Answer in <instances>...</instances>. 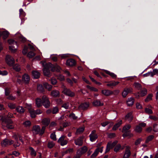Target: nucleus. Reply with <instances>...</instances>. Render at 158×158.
Masks as SVG:
<instances>
[{
  "instance_id": "nucleus-8",
  "label": "nucleus",
  "mask_w": 158,
  "mask_h": 158,
  "mask_svg": "<svg viewBox=\"0 0 158 158\" xmlns=\"http://www.w3.org/2000/svg\"><path fill=\"white\" fill-rule=\"evenodd\" d=\"M98 138V134L95 130L92 131L89 135V139L91 142L94 141Z\"/></svg>"
},
{
  "instance_id": "nucleus-31",
  "label": "nucleus",
  "mask_w": 158,
  "mask_h": 158,
  "mask_svg": "<svg viewBox=\"0 0 158 158\" xmlns=\"http://www.w3.org/2000/svg\"><path fill=\"white\" fill-rule=\"evenodd\" d=\"M105 72L107 74L110 76L112 78H115L116 77V75L113 73L110 72V71L107 70H105Z\"/></svg>"
},
{
  "instance_id": "nucleus-36",
  "label": "nucleus",
  "mask_w": 158,
  "mask_h": 158,
  "mask_svg": "<svg viewBox=\"0 0 158 158\" xmlns=\"http://www.w3.org/2000/svg\"><path fill=\"white\" fill-rule=\"evenodd\" d=\"M23 125L25 127H29L31 125V123L30 121L27 120L25 121L23 123Z\"/></svg>"
},
{
  "instance_id": "nucleus-49",
  "label": "nucleus",
  "mask_w": 158,
  "mask_h": 158,
  "mask_svg": "<svg viewBox=\"0 0 158 158\" xmlns=\"http://www.w3.org/2000/svg\"><path fill=\"white\" fill-rule=\"evenodd\" d=\"M55 143L53 142H49L48 144V147L49 148H52L55 145Z\"/></svg>"
},
{
  "instance_id": "nucleus-57",
  "label": "nucleus",
  "mask_w": 158,
  "mask_h": 158,
  "mask_svg": "<svg viewBox=\"0 0 158 158\" xmlns=\"http://www.w3.org/2000/svg\"><path fill=\"white\" fill-rule=\"evenodd\" d=\"M19 15L22 16H24L25 15V13L22 9H20L19 10Z\"/></svg>"
},
{
  "instance_id": "nucleus-18",
  "label": "nucleus",
  "mask_w": 158,
  "mask_h": 158,
  "mask_svg": "<svg viewBox=\"0 0 158 158\" xmlns=\"http://www.w3.org/2000/svg\"><path fill=\"white\" fill-rule=\"evenodd\" d=\"M87 150V148L85 146H84L80 149H79L77 152V153L81 156L85 153Z\"/></svg>"
},
{
  "instance_id": "nucleus-7",
  "label": "nucleus",
  "mask_w": 158,
  "mask_h": 158,
  "mask_svg": "<svg viewBox=\"0 0 158 158\" xmlns=\"http://www.w3.org/2000/svg\"><path fill=\"white\" fill-rule=\"evenodd\" d=\"M66 136L62 135L58 139V142L61 146H63L67 144L68 140L65 139Z\"/></svg>"
},
{
  "instance_id": "nucleus-64",
  "label": "nucleus",
  "mask_w": 158,
  "mask_h": 158,
  "mask_svg": "<svg viewBox=\"0 0 158 158\" xmlns=\"http://www.w3.org/2000/svg\"><path fill=\"white\" fill-rule=\"evenodd\" d=\"M7 74L8 73L6 71H1L0 70V75L4 76L7 75Z\"/></svg>"
},
{
  "instance_id": "nucleus-34",
  "label": "nucleus",
  "mask_w": 158,
  "mask_h": 158,
  "mask_svg": "<svg viewBox=\"0 0 158 158\" xmlns=\"http://www.w3.org/2000/svg\"><path fill=\"white\" fill-rule=\"evenodd\" d=\"M99 148H97L94 152L92 154L91 156V158H94L96 157L98 155L99 152Z\"/></svg>"
},
{
  "instance_id": "nucleus-14",
  "label": "nucleus",
  "mask_w": 158,
  "mask_h": 158,
  "mask_svg": "<svg viewBox=\"0 0 158 158\" xmlns=\"http://www.w3.org/2000/svg\"><path fill=\"white\" fill-rule=\"evenodd\" d=\"M76 62L75 60L73 59L68 60L66 62V64L69 66H73L75 65Z\"/></svg>"
},
{
  "instance_id": "nucleus-10",
  "label": "nucleus",
  "mask_w": 158,
  "mask_h": 158,
  "mask_svg": "<svg viewBox=\"0 0 158 158\" xmlns=\"http://www.w3.org/2000/svg\"><path fill=\"white\" fill-rule=\"evenodd\" d=\"M132 92V89L131 87L125 88L122 92V96L123 97L125 98L127 95L130 93Z\"/></svg>"
},
{
  "instance_id": "nucleus-50",
  "label": "nucleus",
  "mask_w": 158,
  "mask_h": 158,
  "mask_svg": "<svg viewBox=\"0 0 158 158\" xmlns=\"http://www.w3.org/2000/svg\"><path fill=\"white\" fill-rule=\"evenodd\" d=\"M51 138L53 140L56 141L57 139L56 138V136L55 133H52L50 135Z\"/></svg>"
},
{
  "instance_id": "nucleus-19",
  "label": "nucleus",
  "mask_w": 158,
  "mask_h": 158,
  "mask_svg": "<svg viewBox=\"0 0 158 158\" xmlns=\"http://www.w3.org/2000/svg\"><path fill=\"white\" fill-rule=\"evenodd\" d=\"M50 122V119L48 118H45L42 120L41 123L43 125L45 126L44 127L48 126Z\"/></svg>"
},
{
  "instance_id": "nucleus-45",
  "label": "nucleus",
  "mask_w": 158,
  "mask_h": 158,
  "mask_svg": "<svg viewBox=\"0 0 158 158\" xmlns=\"http://www.w3.org/2000/svg\"><path fill=\"white\" fill-rule=\"evenodd\" d=\"M121 148V146L120 144H118L116 146L114 149V151L116 152H118Z\"/></svg>"
},
{
  "instance_id": "nucleus-24",
  "label": "nucleus",
  "mask_w": 158,
  "mask_h": 158,
  "mask_svg": "<svg viewBox=\"0 0 158 158\" xmlns=\"http://www.w3.org/2000/svg\"><path fill=\"white\" fill-rule=\"evenodd\" d=\"M122 121L121 120H120L118 123L115 124L113 127L112 130L114 131L116 130L122 124Z\"/></svg>"
},
{
  "instance_id": "nucleus-22",
  "label": "nucleus",
  "mask_w": 158,
  "mask_h": 158,
  "mask_svg": "<svg viewBox=\"0 0 158 158\" xmlns=\"http://www.w3.org/2000/svg\"><path fill=\"white\" fill-rule=\"evenodd\" d=\"M92 104L94 106H102L103 105V103L99 100L94 101Z\"/></svg>"
},
{
  "instance_id": "nucleus-55",
  "label": "nucleus",
  "mask_w": 158,
  "mask_h": 158,
  "mask_svg": "<svg viewBox=\"0 0 158 158\" xmlns=\"http://www.w3.org/2000/svg\"><path fill=\"white\" fill-rule=\"evenodd\" d=\"M8 42L10 45H13V44H15L17 43V42L16 41H15L14 40L12 39L8 40Z\"/></svg>"
},
{
  "instance_id": "nucleus-26",
  "label": "nucleus",
  "mask_w": 158,
  "mask_h": 158,
  "mask_svg": "<svg viewBox=\"0 0 158 158\" xmlns=\"http://www.w3.org/2000/svg\"><path fill=\"white\" fill-rule=\"evenodd\" d=\"M33 77L35 78H38L40 76V73L38 71H33L32 72Z\"/></svg>"
},
{
  "instance_id": "nucleus-54",
  "label": "nucleus",
  "mask_w": 158,
  "mask_h": 158,
  "mask_svg": "<svg viewBox=\"0 0 158 158\" xmlns=\"http://www.w3.org/2000/svg\"><path fill=\"white\" fill-rule=\"evenodd\" d=\"M151 72V77H153L154 75L158 73V69H155L153 70L152 72Z\"/></svg>"
},
{
  "instance_id": "nucleus-11",
  "label": "nucleus",
  "mask_w": 158,
  "mask_h": 158,
  "mask_svg": "<svg viewBox=\"0 0 158 158\" xmlns=\"http://www.w3.org/2000/svg\"><path fill=\"white\" fill-rule=\"evenodd\" d=\"M26 107L28 109L31 117L32 118H35L36 114L35 112L34 109L31 108V105H27L26 106Z\"/></svg>"
},
{
  "instance_id": "nucleus-58",
  "label": "nucleus",
  "mask_w": 158,
  "mask_h": 158,
  "mask_svg": "<svg viewBox=\"0 0 158 158\" xmlns=\"http://www.w3.org/2000/svg\"><path fill=\"white\" fill-rule=\"evenodd\" d=\"M19 135L18 133H14L13 135L12 136V138L13 139H14L16 141H18V135Z\"/></svg>"
},
{
  "instance_id": "nucleus-46",
  "label": "nucleus",
  "mask_w": 158,
  "mask_h": 158,
  "mask_svg": "<svg viewBox=\"0 0 158 158\" xmlns=\"http://www.w3.org/2000/svg\"><path fill=\"white\" fill-rule=\"evenodd\" d=\"M152 94H149L147 97V98L145 99V102H148L149 101L152 99Z\"/></svg>"
},
{
  "instance_id": "nucleus-4",
  "label": "nucleus",
  "mask_w": 158,
  "mask_h": 158,
  "mask_svg": "<svg viewBox=\"0 0 158 158\" xmlns=\"http://www.w3.org/2000/svg\"><path fill=\"white\" fill-rule=\"evenodd\" d=\"M42 104L46 108H48L50 105V103L48 98L45 95H44L42 98Z\"/></svg>"
},
{
  "instance_id": "nucleus-13",
  "label": "nucleus",
  "mask_w": 158,
  "mask_h": 158,
  "mask_svg": "<svg viewBox=\"0 0 158 158\" xmlns=\"http://www.w3.org/2000/svg\"><path fill=\"white\" fill-rule=\"evenodd\" d=\"M83 137L81 136L77 139L74 140V143L77 145L79 146H81L83 144Z\"/></svg>"
},
{
  "instance_id": "nucleus-29",
  "label": "nucleus",
  "mask_w": 158,
  "mask_h": 158,
  "mask_svg": "<svg viewBox=\"0 0 158 158\" xmlns=\"http://www.w3.org/2000/svg\"><path fill=\"white\" fill-rule=\"evenodd\" d=\"M134 102V99L131 98H128L127 102V105L129 106H132Z\"/></svg>"
},
{
  "instance_id": "nucleus-5",
  "label": "nucleus",
  "mask_w": 158,
  "mask_h": 158,
  "mask_svg": "<svg viewBox=\"0 0 158 158\" xmlns=\"http://www.w3.org/2000/svg\"><path fill=\"white\" fill-rule=\"evenodd\" d=\"M131 126L130 124H127L124 126L122 129V131L124 133L123 136L125 137L128 135V134L130 133V131L129 129L131 128Z\"/></svg>"
},
{
  "instance_id": "nucleus-30",
  "label": "nucleus",
  "mask_w": 158,
  "mask_h": 158,
  "mask_svg": "<svg viewBox=\"0 0 158 158\" xmlns=\"http://www.w3.org/2000/svg\"><path fill=\"white\" fill-rule=\"evenodd\" d=\"M119 82L114 81L113 82H110L108 84H107L106 85L110 87H112L114 86L119 83Z\"/></svg>"
},
{
  "instance_id": "nucleus-32",
  "label": "nucleus",
  "mask_w": 158,
  "mask_h": 158,
  "mask_svg": "<svg viewBox=\"0 0 158 158\" xmlns=\"http://www.w3.org/2000/svg\"><path fill=\"white\" fill-rule=\"evenodd\" d=\"M16 110L18 112L20 113H24L25 111L24 108L21 106H18L16 108Z\"/></svg>"
},
{
  "instance_id": "nucleus-15",
  "label": "nucleus",
  "mask_w": 158,
  "mask_h": 158,
  "mask_svg": "<svg viewBox=\"0 0 158 158\" xmlns=\"http://www.w3.org/2000/svg\"><path fill=\"white\" fill-rule=\"evenodd\" d=\"M22 81L25 84H28L30 81V77L27 74H24L22 76Z\"/></svg>"
},
{
  "instance_id": "nucleus-35",
  "label": "nucleus",
  "mask_w": 158,
  "mask_h": 158,
  "mask_svg": "<svg viewBox=\"0 0 158 158\" xmlns=\"http://www.w3.org/2000/svg\"><path fill=\"white\" fill-rule=\"evenodd\" d=\"M147 93V90L146 89L144 88L141 91L140 95V97H143L146 95Z\"/></svg>"
},
{
  "instance_id": "nucleus-37",
  "label": "nucleus",
  "mask_w": 158,
  "mask_h": 158,
  "mask_svg": "<svg viewBox=\"0 0 158 158\" xmlns=\"http://www.w3.org/2000/svg\"><path fill=\"white\" fill-rule=\"evenodd\" d=\"M84 127H83L77 129L76 132V134H79L82 133L84 131Z\"/></svg>"
},
{
  "instance_id": "nucleus-44",
  "label": "nucleus",
  "mask_w": 158,
  "mask_h": 158,
  "mask_svg": "<svg viewBox=\"0 0 158 158\" xmlns=\"http://www.w3.org/2000/svg\"><path fill=\"white\" fill-rule=\"evenodd\" d=\"M13 68L17 71H19L20 70V68L19 65L17 64L15 65L13 67Z\"/></svg>"
},
{
  "instance_id": "nucleus-9",
  "label": "nucleus",
  "mask_w": 158,
  "mask_h": 158,
  "mask_svg": "<svg viewBox=\"0 0 158 158\" xmlns=\"http://www.w3.org/2000/svg\"><path fill=\"white\" fill-rule=\"evenodd\" d=\"M6 61L7 64L10 66L13 65L15 62L14 59L9 55L6 56Z\"/></svg>"
},
{
  "instance_id": "nucleus-6",
  "label": "nucleus",
  "mask_w": 158,
  "mask_h": 158,
  "mask_svg": "<svg viewBox=\"0 0 158 158\" xmlns=\"http://www.w3.org/2000/svg\"><path fill=\"white\" fill-rule=\"evenodd\" d=\"M62 88L64 89L62 92L65 94L71 97H73L75 96V93L71 91L69 89L65 88V86L64 85H62Z\"/></svg>"
},
{
  "instance_id": "nucleus-23",
  "label": "nucleus",
  "mask_w": 158,
  "mask_h": 158,
  "mask_svg": "<svg viewBox=\"0 0 158 158\" xmlns=\"http://www.w3.org/2000/svg\"><path fill=\"white\" fill-rule=\"evenodd\" d=\"M133 118V116L132 115V113L131 112L128 113L125 117V119L127 120L130 122L132 120Z\"/></svg>"
},
{
  "instance_id": "nucleus-56",
  "label": "nucleus",
  "mask_w": 158,
  "mask_h": 158,
  "mask_svg": "<svg viewBox=\"0 0 158 158\" xmlns=\"http://www.w3.org/2000/svg\"><path fill=\"white\" fill-rule=\"evenodd\" d=\"M134 85L135 87L136 88L138 89H139L141 87V86L140 84L138 83H135L134 84Z\"/></svg>"
},
{
  "instance_id": "nucleus-62",
  "label": "nucleus",
  "mask_w": 158,
  "mask_h": 158,
  "mask_svg": "<svg viewBox=\"0 0 158 158\" xmlns=\"http://www.w3.org/2000/svg\"><path fill=\"white\" fill-rule=\"evenodd\" d=\"M58 79L61 81H63L64 80V77L61 75H59L58 76Z\"/></svg>"
},
{
  "instance_id": "nucleus-40",
  "label": "nucleus",
  "mask_w": 158,
  "mask_h": 158,
  "mask_svg": "<svg viewBox=\"0 0 158 158\" xmlns=\"http://www.w3.org/2000/svg\"><path fill=\"white\" fill-rule=\"evenodd\" d=\"M29 149L31 151V154L32 156H35L36 153L34 149L32 147H30Z\"/></svg>"
},
{
  "instance_id": "nucleus-33",
  "label": "nucleus",
  "mask_w": 158,
  "mask_h": 158,
  "mask_svg": "<svg viewBox=\"0 0 158 158\" xmlns=\"http://www.w3.org/2000/svg\"><path fill=\"white\" fill-rule=\"evenodd\" d=\"M44 85L45 88L48 89L49 91L52 90V86L47 83H45L44 84Z\"/></svg>"
},
{
  "instance_id": "nucleus-20",
  "label": "nucleus",
  "mask_w": 158,
  "mask_h": 158,
  "mask_svg": "<svg viewBox=\"0 0 158 158\" xmlns=\"http://www.w3.org/2000/svg\"><path fill=\"white\" fill-rule=\"evenodd\" d=\"M51 95L54 97H59L60 96L59 92L57 90H53L51 93Z\"/></svg>"
},
{
  "instance_id": "nucleus-25",
  "label": "nucleus",
  "mask_w": 158,
  "mask_h": 158,
  "mask_svg": "<svg viewBox=\"0 0 158 158\" xmlns=\"http://www.w3.org/2000/svg\"><path fill=\"white\" fill-rule=\"evenodd\" d=\"M89 106V104L87 103H82L79 106L78 108L80 110H85Z\"/></svg>"
},
{
  "instance_id": "nucleus-28",
  "label": "nucleus",
  "mask_w": 158,
  "mask_h": 158,
  "mask_svg": "<svg viewBox=\"0 0 158 158\" xmlns=\"http://www.w3.org/2000/svg\"><path fill=\"white\" fill-rule=\"evenodd\" d=\"M9 33L6 31H3L2 32V35L3 39H6L8 36Z\"/></svg>"
},
{
  "instance_id": "nucleus-27",
  "label": "nucleus",
  "mask_w": 158,
  "mask_h": 158,
  "mask_svg": "<svg viewBox=\"0 0 158 158\" xmlns=\"http://www.w3.org/2000/svg\"><path fill=\"white\" fill-rule=\"evenodd\" d=\"M35 104L38 107H39L42 106V100L39 98H37L35 99Z\"/></svg>"
},
{
  "instance_id": "nucleus-42",
  "label": "nucleus",
  "mask_w": 158,
  "mask_h": 158,
  "mask_svg": "<svg viewBox=\"0 0 158 158\" xmlns=\"http://www.w3.org/2000/svg\"><path fill=\"white\" fill-rule=\"evenodd\" d=\"M154 138V136L153 135H150L147 138L146 140L145 141V143H148L149 141L152 140Z\"/></svg>"
},
{
  "instance_id": "nucleus-51",
  "label": "nucleus",
  "mask_w": 158,
  "mask_h": 158,
  "mask_svg": "<svg viewBox=\"0 0 158 158\" xmlns=\"http://www.w3.org/2000/svg\"><path fill=\"white\" fill-rule=\"evenodd\" d=\"M69 106V102H66L63 104L62 106V107L64 108L65 109H68Z\"/></svg>"
},
{
  "instance_id": "nucleus-12",
  "label": "nucleus",
  "mask_w": 158,
  "mask_h": 158,
  "mask_svg": "<svg viewBox=\"0 0 158 158\" xmlns=\"http://www.w3.org/2000/svg\"><path fill=\"white\" fill-rule=\"evenodd\" d=\"M13 143V141L9 140L7 139H4L1 143V145L2 147H5L8 145H10Z\"/></svg>"
},
{
  "instance_id": "nucleus-16",
  "label": "nucleus",
  "mask_w": 158,
  "mask_h": 158,
  "mask_svg": "<svg viewBox=\"0 0 158 158\" xmlns=\"http://www.w3.org/2000/svg\"><path fill=\"white\" fill-rule=\"evenodd\" d=\"M102 94L105 96H109L112 94V91L107 89H104L101 90Z\"/></svg>"
},
{
  "instance_id": "nucleus-17",
  "label": "nucleus",
  "mask_w": 158,
  "mask_h": 158,
  "mask_svg": "<svg viewBox=\"0 0 158 158\" xmlns=\"http://www.w3.org/2000/svg\"><path fill=\"white\" fill-rule=\"evenodd\" d=\"M129 146H126L125 152L124 154L123 158H128L131 155V152L129 150Z\"/></svg>"
},
{
  "instance_id": "nucleus-52",
  "label": "nucleus",
  "mask_w": 158,
  "mask_h": 158,
  "mask_svg": "<svg viewBox=\"0 0 158 158\" xmlns=\"http://www.w3.org/2000/svg\"><path fill=\"white\" fill-rule=\"evenodd\" d=\"M117 143V141H115L112 143H111V142H109L108 143H110V145L111 148H114L115 146V145Z\"/></svg>"
},
{
  "instance_id": "nucleus-48",
  "label": "nucleus",
  "mask_w": 158,
  "mask_h": 158,
  "mask_svg": "<svg viewBox=\"0 0 158 158\" xmlns=\"http://www.w3.org/2000/svg\"><path fill=\"white\" fill-rule=\"evenodd\" d=\"M145 113L148 114H152L153 113V111L152 110L148 108H145Z\"/></svg>"
},
{
  "instance_id": "nucleus-60",
  "label": "nucleus",
  "mask_w": 158,
  "mask_h": 158,
  "mask_svg": "<svg viewBox=\"0 0 158 158\" xmlns=\"http://www.w3.org/2000/svg\"><path fill=\"white\" fill-rule=\"evenodd\" d=\"M57 82L56 80L53 78H52L51 79V83L53 85H55Z\"/></svg>"
},
{
  "instance_id": "nucleus-63",
  "label": "nucleus",
  "mask_w": 158,
  "mask_h": 158,
  "mask_svg": "<svg viewBox=\"0 0 158 158\" xmlns=\"http://www.w3.org/2000/svg\"><path fill=\"white\" fill-rule=\"evenodd\" d=\"M136 107L137 109H141L142 108V106L138 102L136 103Z\"/></svg>"
},
{
  "instance_id": "nucleus-41",
  "label": "nucleus",
  "mask_w": 158,
  "mask_h": 158,
  "mask_svg": "<svg viewBox=\"0 0 158 158\" xmlns=\"http://www.w3.org/2000/svg\"><path fill=\"white\" fill-rule=\"evenodd\" d=\"M35 53L32 51H31L28 53L27 54V56L29 58H31L33 57L35 55Z\"/></svg>"
},
{
  "instance_id": "nucleus-1",
  "label": "nucleus",
  "mask_w": 158,
  "mask_h": 158,
  "mask_svg": "<svg viewBox=\"0 0 158 158\" xmlns=\"http://www.w3.org/2000/svg\"><path fill=\"white\" fill-rule=\"evenodd\" d=\"M40 63H41L44 67L43 69L44 74L48 77L50 76L51 74L50 70H51L52 71H54L52 69V64L50 63L46 64L45 62L43 61H41Z\"/></svg>"
},
{
  "instance_id": "nucleus-61",
  "label": "nucleus",
  "mask_w": 158,
  "mask_h": 158,
  "mask_svg": "<svg viewBox=\"0 0 158 158\" xmlns=\"http://www.w3.org/2000/svg\"><path fill=\"white\" fill-rule=\"evenodd\" d=\"M58 111V108L55 107L53 108L52 111V113L53 114H55L57 113Z\"/></svg>"
},
{
  "instance_id": "nucleus-2",
  "label": "nucleus",
  "mask_w": 158,
  "mask_h": 158,
  "mask_svg": "<svg viewBox=\"0 0 158 158\" xmlns=\"http://www.w3.org/2000/svg\"><path fill=\"white\" fill-rule=\"evenodd\" d=\"M12 121L10 119L8 120H3L2 123V128L4 130H6V129H12L14 127L12 125Z\"/></svg>"
},
{
  "instance_id": "nucleus-21",
  "label": "nucleus",
  "mask_w": 158,
  "mask_h": 158,
  "mask_svg": "<svg viewBox=\"0 0 158 158\" xmlns=\"http://www.w3.org/2000/svg\"><path fill=\"white\" fill-rule=\"evenodd\" d=\"M17 43L9 46V49L13 52H15L17 50Z\"/></svg>"
},
{
  "instance_id": "nucleus-3",
  "label": "nucleus",
  "mask_w": 158,
  "mask_h": 158,
  "mask_svg": "<svg viewBox=\"0 0 158 158\" xmlns=\"http://www.w3.org/2000/svg\"><path fill=\"white\" fill-rule=\"evenodd\" d=\"M45 130V127L44 126H43L41 129L39 125H35L33 127L32 131L33 133L41 135L44 133Z\"/></svg>"
},
{
  "instance_id": "nucleus-38",
  "label": "nucleus",
  "mask_w": 158,
  "mask_h": 158,
  "mask_svg": "<svg viewBox=\"0 0 158 158\" xmlns=\"http://www.w3.org/2000/svg\"><path fill=\"white\" fill-rule=\"evenodd\" d=\"M8 107L11 109H15L16 107V105L15 103H9L8 104Z\"/></svg>"
},
{
  "instance_id": "nucleus-59",
  "label": "nucleus",
  "mask_w": 158,
  "mask_h": 158,
  "mask_svg": "<svg viewBox=\"0 0 158 158\" xmlns=\"http://www.w3.org/2000/svg\"><path fill=\"white\" fill-rule=\"evenodd\" d=\"M158 124H155L153 125V130L155 132H158V128L157 127Z\"/></svg>"
},
{
  "instance_id": "nucleus-53",
  "label": "nucleus",
  "mask_w": 158,
  "mask_h": 158,
  "mask_svg": "<svg viewBox=\"0 0 158 158\" xmlns=\"http://www.w3.org/2000/svg\"><path fill=\"white\" fill-rule=\"evenodd\" d=\"M111 148L110 147V143H108L106 146V147L105 151V153L108 152Z\"/></svg>"
},
{
  "instance_id": "nucleus-39",
  "label": "nucleus",
  "mask_w": 158,
  "mask_h": 158,
  "mask_svg": "<svg viewBox=\"0 0 158 158\" xmlns=\"http://www.w3.org/2000/svg\"><path fill=\"white\" fill-rule=\"evenodd\" d=\"M134 130L136 132L140 133L142 130V128L139 125L136 127Z\"/></svg>"
},
{
  "instance_id": "nucleus-43",
  "label": "nucleus",
  "mask_w": 158,
  "mask_h": 158,
  "mask_svg": "<svg viewBox=\"0 0 158 158\" xmlns=\"http://www.w3.org/2000/svg\"><path fill=\"white\" fill-rule=\"evenodd\" d=\"M37 89L40 92H42L44 91V89L42 85H37Z\"/></svg>"
},
{
  "instance_id": "nucleus-47",
  "label": "nucleus",
  "mask_w": 158,
  "mask_h": 158,
  "mask_svg": "<svg viewBox=\"0 0 158 158\" xmlns=\"http://www.w3.org/2000/svg\"><path fill=\"white\" fill-rule=\"evenodd\" d=\"M69 118L73 120H75L77 119V117L76 116L75 114L73 113H72L70 114L69 115Z\"/></svg>"
}]
</instances>
